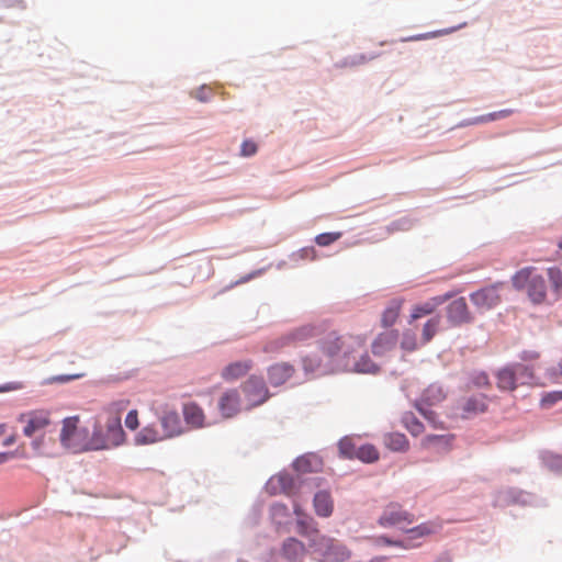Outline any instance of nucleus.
<instances>
[{"label":"nucleus","mask_w":562,"mask_h":562,"mask_svg":"<svg viewBox=\"0 0 562 562\" xmlns=\"http://www.w3.org/2000/svg\"><path fill=\"white\" fill-rule=\"evenodd\" d=\"M367 338L363 335L341 334L336 329L323 328L317 346L322 355L327 359V366L342 368L359 353L366 346Z\"/></svg>","instance_id":"1"},{"label":"nucleus","mask_w":562,"mask_h":562,"mask_svg":"<svg viewBox=\"0 0 562 562\" xmlns=\"http://www.w3.org/2000/svg\"><path fill=\"white\" fill-rule=\"evenodd\" d=\"M512 284L518 291H524L535 305L548 302V286L544 278L533 267L518 270L512 277Z\"/></svg>","instance_id":"2"},{"label":"nucleus","mask_w":562,"mask_h":562,"mask_svg":"<svg viewBox=\"0 0 562 562\" xmlns=\"http://www.w3.org/2000/svg\"><path fill=\"white\" fill-rule=\"evenodd\" d=\"M310 547L322 562H345L351 557V551L344 543L322 535L312 538Z\"/></svg>","instance_id":"3"},{"label":"nucleus","mask_w":562,"mask_h":562,"mask_svg":"<svg viewBox=\"0 0 562 562\" xmlns=\"http://www.w3.org/2000/svg\"><path fill=\"white\" fill-rule=\"evenodd\" d=\"M124 439L121 417H110L106 422V434L103 436L100 430H95L86 447L93 450L111 449L123 443Z\"/></svg>","instance_id":"4"},{"label":"nucleus","mask_w":562,"mask_h":562,"mask_svg":"<svg viewBox=\"0 0 562 562\" xmlns=\"http://www.w3.org/2000/svg\"><path fill=\"white\" fill-rule=\"evenodd\" d=\"M79 418L77 416L67 417L63 422V428L60 431V442L66 448H70L74 451L89 450L88 441L83 440V430L78 427Z\"/></svg>","instance_id":"5"},{"label":"nucleus","mask_w":562,"mask_h":562,"mask_svg":"<svg viewBox=\"0 0 562 562\" xmlns=\"http://www.w3.org/2000/svg\"><path fill=\"white\" fill-rule=\"evenodd\" d=\"M247 408H252L263 404L269 397V390L262 378L251 375L241 385Z\"/></svg>","instance_id":"6"},{"label":"nucleus","mask_w":562,"mask_h":562,"mask_svg":"<svg viewBox=\"0 0 562 562\" xmlns=\"http://www.w3.org/2000/svg\"><path fill=\"white\" fill-rule=\"evenodd\" d=\"M502 283H496L471 293L470 300L472 304L480 312H485L497 306L502 302Z\"/></svg>","instance_id":"7"},{"label":"nucleus","mask_w":562,"mask_h":562,"mask_svg":"<svg viewBox=\"0 0 562 562\" xmlns=\"http://www.w3.org/2000/svg\"><path fill=\"white\" fill-rule=\"evenodd\" d=\"M446 398V392L442 386L438 384H430L423 392L418 409L420 414L428 419L435 427H442L441 423L438 424L434 412L428 411L424 406H435Z\"/></svg>","instance_id":"8"},{"label":"nucleus","mask_w":562,"mask_h":562,"mask_svg":"<svg viewBox=\"0 0 562 562\" xmlns=\"http://www.w3.org/2000/svg\"><path fill=\"white\" fill-rule=\"evenodd\" d=\"M415 520L413 514L404 510L400 504H389L379 518L382 527L397 526L403 528L404 525H411Z\"/></svg>","instance_id":"9"},{"label":"nucleus","mask_w":562,"mask_h":562,"mask_svg":"<svg viewBox=\"0 0 562 562\" xmlns=\"http://www.w3.org/2000/svg\"><path fill=\"white\" fill-rule=\"evenodd\" d=\"M19 420L24 424L23 434L26 437H33L50 425L49 413L46 411H32L22 414Z\"/></svg>","instance_id":"10"},{"label":"nucleus","mask_w":562,"mask_h":562,"mask_svg":"<svg viewBox=\"0 0 562 562\" xmlns=\"http://www.w3.org/2000/svg\"><path fill=\"white\" fill-rule=\"evenodd\" d=\"M158 419L161 426V432L166 439L175 438L183 432L179 414L175 408L165 407Z\"/></svg>","instance_id":"11"},{"label":"nucleus","mask_w":562,"mask_h":562,"mask_svg":"<svg viewBox=\"0 0 562 562\" xmlns=\"http://www.w3.org/2000/svg\"><path fill=\"white\" fill-rule=\"evenodd\" d=\"M488 408V397L483 394L471 395L463 398L458 406L463 418H470L472 416L483 414Z\"/></svg>","instance_id":"12"},{"label":"nucleus","mask_w":562,"mask_h":562,"mask_svg":"<svg viewBox=\"0 0 562 562\" xmlns=\"http://www.w3.org/2000/svg\"><path fill=\"white\" fill-rule=\"evenodd\" d=\"M324 325H302L286 333L291 346H297L313 338H321Z\"/></svg>","instance_id":"13"},{"label":"nucleus","mask_w":562,"mask_h":562,"mask_svg":"<svg viewBox=\"0 0 562 562\" xmlns=\"http://www.w3.org/2000/svg\"><path fill=\"white\" fill-rule=\"evenodd\" d=\"M447 318L452 325H461L472 321V315L464 297H459L448 305Z\"/></svg>","instance_id":"14"},{"label":"nucleus","mask_w":562,"mask_h":562,"mask_svg":"<svg viewBox=\"0 0 562 562\" xmlns=\"http://www.w3.org/2000/svg\"><path fill=\"white\" fill-rule=\"evenodd\" d=\"M453 439L454 436L450 434L427 435L420 440V447L436 453H445L451 449Z\"/></svg>","instance_id":"15"},{"label":"nucleus","mask_w":562,"mask_h":562,"mask_svg":"<svg viewBox=\"0 0 562 562\" xmlns=\"http://www.w3.org/2000/svg\"><path fill=\"white\" fill-rule=\"evenodd\" d=\"M295 373V368L289 362H277L267 370L269 383L272 386H280L289 381Z\"/></svg>","instance_id":"16"},{"label":"nucleus","mask_w":562,"mask_h":562,"mask_svg":"<svg viewBox=\"0 0 562 562\" xmlns=\"http://www.w3.org/2000/svg\"><path fill=\"white\" fill-rule=\"evenodd\" d=\"M218 409L223 417H234L240 411V395L237 390H227L218 398Z\"/></svg>","instance_id":"17"},{"label":"nucleus","mask_w":562,"mask_h":562,"mask_svg":"<svg viewBox=\"0 0 562 562\" xmlns=\"http://www.w3.org/2000/svg\"><path fill=\"white\" fill-rule=\"evenodd\" d=\"M453 296V293H446L429 299L428 301L414 305L411 313V322H414L423 316L432 314L440 305L446 303Z\"/></svg>","instance_id":"18"},{"label":"nucleus","mask_w":562,"mask_h":562,"mask_svg":"<svg viewBox=\"0 0 562 562\" xmlns=\"http://www.w3.org/2000/svg\"><path fill=\"white\" fill-rule=\"evenodd\" d=\"M296 483L294 477L289 473H279L273 475L268 484L267 488L271 494H286L292 495L295 491Z\"/></svg>","instance_id":"19"},{"label":"nucleus","mask_w":562,"mask_h":562,"mask_svg":"<svg viewBox=\"0 0 562 562\" xmlns=\"http://www.w3.org/2000/svg\"><path fill=\"white\" fill-rule=\"evenodd\" d=\"M398 341V334L396 330H387L378 335L372 342V352L375 356H384L395 348Z\"/></svg>","instance_id":"20"},{"label":"nucleus","mask_w":562,"mask_h":562,"mask_svg":"<svg viewBox=\"0 0 562 562\" xmlns=\"http://www.w3.org/2000/svg\"><path fill=\"white\" fill-rule=\"evenodd\" d=\"M358 353H353L352 358L348 360L347 364H344L341 370L358 372V373H376L379 367L371 360V358L364 353L357 359Z\"/></svg>","instance_id":"21"},{"label":"nucleus","mask_w":562,"mask_h":562,"mask_svg":"<svg viewBox=\"0 0 562 562\" xmlns=\"http://www.w3.org/2000/svg\"><path fill=\"white\" fill-rule=\"evenodd\" d=\"M184 422L191 428H202L205 426V414L200 405L194 402L186 403L182 407Z\"/></svg>","instance_id":"22"},{"label":"nucleus","mask_w":562,"mask_h":562,"mask_svg":"<svg viewBox=\"0 0 562 562\" xmlns=\"http://www.w3.org/2000/svg\"><path fill=\"white\" fill-rule=\"evenodd\" d=\"M164 440H167L166 437L155 425L145 426L134 437L137 446L153 445Z\"/></svg>","instance_id":"23"},{"label":"nucleus","mask_w":562,"mask_h":562,"mask_svg":"<svg viewBox=\"0 0 562 562\" xmlns=\"http://www.w3.org/2000/svg\"><path fill=\"white\" fill-rule=\"evenodd\" d=\"M438 526L432 522L420 524L414 528L406 530L407 536L403 541L406 543V546H408V549L417 547L419 543L415 542V540L429 536L436 532Z\"/></svg>","instance_id":"24"},{"label":"nucleus","mask_w":562,"mask_h":562,"mask_svg":"<svg viewBox=\"0 0 562 562\" xmlns=\"http://www.w3.org/2000/svg\"><path fill=\"white\" fill-rule=\"evenodd\" d=\"M252 368V361L251 360H245V361H236L233 363H229L222 370V378L226 381H234L238 378L244 376L246 373H248Z\"/></svg>","instance_id":"25"},{"label":"nucleus","mask_w":562,"mask_h":562,"mask_svg":"<svg viewBox=\"0 0 562 562\" xmlns=\"http://www.w3.org/2000/svg\"><path fill=\"white\" fill-rule=\"evenodd\" d=\"M495 376H496L497 387L501 391L513 392L519 386V383L516 380V375L514 374L509 364L499 369L496 372Z\"/></svg>","instance_id":"26"},{"label":"nucleus","mask_w":562,"mask_h":562,"mask_svg":"<svg viewBox=\"0 0 562 562\" xmlns=\"http://www.w3.org/2000/svg\"><path fill=\"white\" fill-rule=\"evenodd\" d=\"M305 546L295 538H288L282 546V554L290 561H301L305 555Z\"/></svg>","instance_id":"27"},{"label":"nucleus","mask_w":562,"mask_h":562,"mask_svg":"<svg viewBox=\"0 0 562 562\" xmlns=\"http://www.w3.org/2000/svg\"><path fill=\"white\" fill-rule=\"evenodd\" d=\"M270 516L278 531L285 529L291 524V514L284 504H273L270 507Z\"/></svg>","instance_id":"28"},{"label":"nucleus","mask_w":562,"mask_h":562,"mask_svg":"<svg viewBox=\"0 0 562 562\" xmlns=\"http://www.w3.org/2000/svg\"><path fill=\"white\" fill-rule=\"evenodd\" d=\"M403 302L402 299H393L390 301L381 316V325L383 327L387 328L396 323L402 311Z\"/></svg>","instance_id":"29"},{"label":"nucleus","mask_w":562,"mask_h":562,"mask_svg":"<svg viewBox=\"0 0 562 562\" xmlns=\"http://www.w3.org/2000/svg\"><path fill=\"white\" fill-rule=\"evenodd\" d=\"M314 509L321 517H329L334 509V502L328 492L321 491L314 496Z\"/></svg>","instance_id":"30"},{"label":"nucleus","mask_w":562,"mask_h":562,"mask_svg":"<svg viewBox=\"0 0 562 562\" xmlns=\"http://www.w3.org/2000/svg\"><path fill=\"white\" fill-rule=\"evenodd\" d=\"M384 445L392 451H406L409 442L404 434L391 432L384 436Z\"/></svg>","instance_id":"31"},{"label":"nucleus","mask_w":562,"mask_h":562,"mask_svg":"<svg viewBox=\"0 0 562 562\" xmlns=\"http://www.w3.org/2000/svg\"><path fill=\"white\" fill-rule=\"evenodd\" d=\"M509 367L516 375V380L519 385L531 384L533 382V369L530 366L516 362L509 364Z\"/></svg>","instance_id":"32"},{"label":"nucleus","mask_w":562,"mask_h":562,"mask_svg":"<svg viewBox=\"0 0 562 562\" xmlns=\"http://www.w3.org/2000/svg\"><path fill=\"white\" fill-rule=\"evenodd\" d=\"M547 276L551 283V295L558 300L562 296V270L558 267L548 268Z\"/></svg>","instance_id":"33"},{"label":"nucleus","mask_w":562,"mask_h":562,"mask_svg":"<svg viewBox=\"0 0 562 562\" xmlns=\"http://www.w3.org/2000/svg\"><path fill=\"white\" fill-rule=\"evenodd\" d=\"M441 323L439 315L429 318L423 326L422 329V344H428L438 333Z\"/></svg>","instance_id":"34"},{"label":"nucleus","mask_w":562,"mask_h":562,"mask_svg":"<svg viewBox=\"0 0 562 562\" xmlns=\"http://www.w3.org/2000/svg\"><path fill=\"white\" fill-rule=\"evenodd\" d=\"M55 441L52 436L46 439V435L43 434L32 442V447L38 456H50L53 453L52 447Z\"/></svg>","instance_id":"35"},{"label":"nucleus","mask_w":562,"mask_h":562,"mask_svg":"<svg viewBox=\"0 0 562 562\" xmlns=\"http://www.w3.org/2000/svg\"><path fill=\"white\" fill-rule=\"evenodd\" d=\"M355 458L366 463H372L379 460V451L373 445H362L358 447Z\"/></svg>","instance_id":"36"},{"label":"nucleus","mask_w":562,"mask_h":562,"mask_svg":"<svg viewBox=\"0 0 562 562\" xmlns=\"http://www.w3.org/2000/svg\"><path fill=\"white\" fill-rule=\"evenodd\" d=\"M290 346L291 344L289 341L288 335L284 334L280 337L267 341L262 347V351L266 353L274 355Z\"/></svg>","instance_id":"37"},{"label":"nucleus","mask_w":562,"mask_h":562,"mask_svg":"<svg viewBox=\"0 0 562 562\" xmlns=\"http://www.w3.org/2000/svg\"><path fill=\"white\" fill-rule=\"evenodd\" d=\"M312 518L307 515L296 519L297 532L310 540L316 535H319L318 531L312 527Z\"/></svg>","instance_id":"38"},{"label":"nucleus","mask_w":562,"mask_h":562,"mask_svg":"<svg viewBox=\"0 0 562 562\" xmlns=\"http://www.w3.org/2000/svg\"><path fill=\"white\" fill-rule=\"evenodd\" d=\"M338 449L342 457L353 459L357 454L358 446L350 437H345L338 442Z\"/></svg>","instance_id":"39"},{"label":"nucleus","mask_w":562,"mask_h":562,"mask_svg":"<svg viewBox=\"0 0 562 562\" xmlns=\"http://www.w3.org/2000/svg\"><path fill=\"white\" fill-rule=\"evenodd\" d=\"M514 112L515 111L512 109H505V110L492 112V113L475 117L471 123L472 124H483V123L505 119V117H508L509 115H512Z\"/></svg>","instance_id":"40"},{"label":"nucleus","mask_w":562,"mask_h":562,"mask_svg":"<svg viewBox=\"0 0 562 562\" xmlns=\"http://www.w3.org/2000/svg\"><path fill=\"white\" fill-rule=\"evenodd\" d=\"M403 423L411 435L415 437L424 431V425L412 413L404 415Z\"/></svg>","instance_id":"41"},{"label":"nucleus","mask_w":562,"mask_h":562,"mask_svg":"<svg viewBox=\"0 0 562 562\" xmlns=\"http://www.w3.org/2000/svg\"><path fill=\"white\" fill-rule=\"evenodd\" d=\"M318 460L314 456H303L295 460L294 468L299 472H311L314 470V464H317Z\"/></svg>","instance_id":"42"},{"label":"nucleus","mask_w":562,"mask_h":562,"mask_svg":"<svg viewBox=\"0 0 562 562\" xmlns=\"http://www.w3.org/2000/svg\"><path fill=\"white\" fill-rule=\"evenodd\" d=\"M128 405H130V400L120 398V400L111 402L106 406V412L109 413L110 417H121V414L127 409Z\"/></svg>","instance_id":"43"},{"label":"nucleus","mask_w":562,"mask_h":562,"mask_svg":"<svg viewBox=\"0 0 562 562\" xmlns=\"http://www.w3.org/2000/svg\"><path fill=\"white\" fill-rule=\"evenodd\" d=\"M401 347L408 352L415 351L418 348L416 334L412 330H405L402 336Z\"/></svg>","instance_id":"44"},{"label":"nucleus","mask_w":562,"mask_h":562,"mask_svg":"<svg viewBox=\"0 0 562 562\" xmlns=\"http://www.w3.org/2000/svg\"><path fill=\"white\" fill-rule=\"evenodd\" d=\"M458 29L459 27H452V29H448V30H440V31H435V32H429V33H424V34H417V35L404 37L401 41L402 42H411V41L428 40V38H432V37H437V36L449 34V33H451V32H453V31H456Z\"/></svg>","instance_id":"45"},{"label":"nucleus","mask_w":562,"mask_h":562,"mask_svg":"<svg viewBox=\"0 0 562 562\" xmlns=\"http://www.w3.org/2000/svg\"><path fill=\"white\" fill-rule=\"evenodd\" d=\"M470 385L477 389L490 387L491 382L488 375L483 372H473L470 376Z\"/></svg>","instance_id":"46"},{"label":"nucleus","mask_w":562,"mask_h":562,"mask_svg":"<svg viewBox=\"0 0 562 562\" xmlns=\"http://www.w3.org/2000/svg\"><path fill=\"white\" fill-rule=\"evenodd\" d=\"M317 257L316 249L314 247H304L292 255V260L295 262L303 260H315Z\"/></svg>","instance_id":"47"},{"label":"nucleus","mask_w":562,"mask_h":562,"mask_svg":"<svg viewBox=\"0 0 562 562\" xmlns=\"http://www.w3.org/2000/svg\"><path fill=\"white\" fill-rule=\"evenodd\" d=\"M302 366L305 372H316L319 371L323 367L322 360L316 356L304 357L302 359Z\"/></svg>","instance_id":"48"},{"label":"nucleus","mask_w":562,"mask_h":562,"mask_svg":"<svg viewBox=\"0 0 562 562\" xmlns=\"http://www.w3.org/2000/svg\"><path fill=\"white\" fill-rule=\"evenodd\" d=\"M341 233H323L316 236L315 241L317 245L325 247L329 246L334 241L338 240L341 237Z\"/></svg>","instance_id":"49"},{"label":"nucleus","mask_w":562,"mask_h":562,"mask_svg":"<svg viewBox=\"0 0 562 562\" xmlns=\"http://www.w3.org/2000/svg\"><path fill=\"white\" fill-rule=\"evenodd\" d=\"M83 373L55 375L45 380V384L66 383L82 378Z\"/></svg>","instance_id":"50"},{"label":"nucleus","mask_w":562,"mask_h":562,"mask_svg":"<svg viewBox=\"0 0 562 562\" xmlns=\"http://www.w3.org/2000/svg\"><path fill=\"white\" fill-rule=\"evenodd\" d=\"M257 144L255 142L246 139L240 146V155L244 157H250L257 153Z\"/></svg>","instance_id":"51"},{"label":"nucleus","mask_w":562,"mask_h":562,"mask_svg":"<svg viewBox=\"0 0 562 562\" xmlns=\"http://www.w3.org/2000/svg\"><path fill=\"white\" fill-rule=\"evenodd\" d=\"M125 426L131 430H135L138 428V412L136 409H132L127 413L125 418Z\"/></svg>","instance_id":"52"},{"label":"nucleus","mask_w":562,"mask_h":562,"mask_svg":"<svg viewBox=\"0 0 562 562\" xmlns=\"http://www.w3.org/2000/svg\"><path fill=\"white\" fill-rule=\"evenodd\" d=\"M562 400V391H555V392H551V393H548L546 394L543 397H542V406L544 407H549L551 405H553L554 403H557L558 401H561Z\"/></svg>","instance_id":"53"},{"label":"nucleus","mask_w":562,"mask_h":562,"mask_svg":"<svg viewBox=\"0 0 562 562\" xmlns=\"http://www.w3.org/2000/svg\"><path fill=\"white\" fill-rule=\"evenodd\" d=\"M376 544H383V546H394L403 549H408V546L403 540H391L390 538L385 536L378 537L375 539Z\"/></svg>","instance_id":"54"},{"label":"nucleus","mask_w":562,"mask_h":562,"mask_svg":"<svg viewBox=\"0 0 562 562\" xmlns=\"http://www.w3.org/2000/svg\"><path fill=\"white\" fill-rule=\"evenodd\" d=\"M21 387L22 386L20 383H9V384L0 386V392L15 391Z\"/></svg>","instance_id":"55"},{"label":"nucleus","mask_w":562,"mask_h":562,"mask_svg":"<svg viewBox=\"0 0 562 562\" xmlns=\"http://www.w3.org/2000/svg\"><path fill=\"white\" fill-rule=\"evenodd\" d=\"M14 456L13 452H0V464L11 460Z\"/></svg>","instance_id":"56"},{"label":"nucleus","mask_w":562,"mask_h":562,"mask_svg":"<svg viewBox=\"0 0 562 562\" xmlns=\"http://www.w3.org/2000/svg\"><path fill=\"white\" fill-rule=\"evenodd\" d=\"M206 91H210V89H206V88H201L200 91L196 93V98L200 100V101H206L209 99V97L205 94Z\"/></svg>","instance_id":"57"},{"label":"nucleus","mask_w":562,"mask_h":562,"mask_svg":"<svg viewBox=\"0 0 562 562\" xmlns=\"http://www.w3.org/2000/svg\"><path fill=\"white\" fill-rule=\"evenodd\" d=\"M293 510L297 518L306 516V514L303 512V509L297 503H294Z\"/></svg>","instance_id":"58"},{"label":"nucleus","mask_w":562,"mask_h":562,"mask_svg":"<svg viewBox=\"0 0 562 562\" xmlns=\"http://www.w3.org/2000/svg\"><path fill=\"white\" fill-rule=\"evenodd\" d=\"M16 441L15 435H11L8 438L4 439L3 446H10L13 445Z\"/></svg>","instance_id":"59"},{"label":"nucleus","mask_w":562,"mask_h":562,"mask_svg":"<svg viewBox=\"0 0 562 562\" xmlns=\"http://www.w3.org/2000/svg\"><path fill=\"white\" fill-rule=\"evenodd\" d=\"M369 562H387V558L386 557H376V558H373L372 560H370Z\"/></svg>","instance_id":"60"},{"label":"nucleus","mask_w":562,"mask_h":562,"mask_svg":"<svg viewBox=\"0 0 562 562\" xmlns=\"http://www.w3.org/2000/svg\"><path fill=\"white\" fill-rule=\"evenodd\" d=\"M5 432V424H0V437Z\"/></svg>","instance_id":"61"},{"label":"nucleus","mask_w":562,"mask_h":562,"mask_svg":"<svg viewBox=\"0 0 562 562\" xmlns=\"http://www.w3.org/2000/svg\"><path fill=\"white\" fill-rule=\"evenodd\" d=\"M558 247H559V249H561V250H562V237L560 238V240H559V243H558Z\"/></svg>","instance_id":"62"},{"label":"nucleus","mask_w":562,"mask_h":562,"mask_svg":"<svg viewBox=\"0 0 562 562\" xmlns=\"http://www.w3.org/2000/svg\"><path fill=\"white\" fill-rule=\"evenodd\" d=\"M13 1L16 2V3H20L22 0H13Z\"/></svg>","instance_id":"63"},{"label":"nucleus","mask_w":562,"mask_h":562,"mask_svg":"<svg viewBox=\"0 0 562 562\" xmlns=\"http://www.w3.org/2000/svg\"><path fill=\"white\" fill-rule=\"evenodd\" d=\"M560 369H561V375H562V363L560 364Z\"/></svg>","instance_id":"64"}]
</instances>
